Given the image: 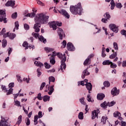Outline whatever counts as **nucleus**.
<instances>
[{
	"label": "nucleus",
	"instance_id": "obj_37",
	"mask_svg": "<svg viewBox=\"0 0 126 126\" xmlns=\"http://www.w3.org/2000/svg\"><path fill=\"white\" fill-rule=\"evenodd\" d=\"M114 117H115V118H118L119 117H121V113L119 112H116L114 113Z\"/></svg>",
	"mask_w": 126,
	"mask_h": 126
},
{
	"label": "nucleus",
	"instance_id": "obj_25",
	"mask_svg": "<svg viewBox=\"0 0 126 126\" xmlns=\"http://www.w3.org/2000/svg\"><path fill=\"white\" fill-rule=\"evenodd\" d=\"M94 26L95 27V30H94L95 32L93 33L94 35H95L98 33H100L101 31V29H98V27H97L96 25H94Z\"/></svg>",
	"mask_w": 126,
	"mask_h": 126
},
{
	"label": "nucleus",
	"instance_id": "obj_38",
	"mask_svg": "<svg viewBox=\"0 0 126 126\" xmlns=\"http://www.w3.org/2000/svg\"><path fill=\"white\" fill-rule=\"evenodd\" d=\"M7 42L6 41V40L5 39H3L2 42V46L3 48H5L6 47Z\"/></svg>",
	"mask_w": 126,
	"mask_h": 126
},
{
	"label": "nucleus",
	"instance_id": "obj_33",
	"mask_svg": "<svg viewBox=\"0 0 126 126\" xmlns=\"http://www.w3.org/2000/svg\"><path fill=\"white\" fill-rule=\"evenodd\" d=\"M55 80L56 79H55V77L53 76H50L49 77V84H51V82H55Z\"/></svg>",
	"mask_w": 126,
	"mask_h": 126
},
{
	"label": "nucleus",
	"instance_id": "obj_61",
	"mask_svg": "<svg viewBox=\"0 0 126 126\" xmlns=\"http://www.w3.org/2000/svg\"><path fill=\"white\" fill-rule=\"evenodd\" d=\"M9 88H12V87H14V83H11L8 85Z\"/></svg>",
	"mask_w": 126,
	"mask_h": 126
},
{
	"label": "nucleus",
	"instance_id": "obj_43",
	"mask_svg": "<svg viewBox=\"0 0 126 126\" xmlns=\"http://www.w3.org/2000/svg\"><path fill=\"white\" fill-rule=\"evenodd\" d=\"M12 92H13V89L10 88L7 92L6 95H10L11 94H12Z\"/></svg>",
	"mask_w": 126,
	"mask_h": 126
},
{
	"label": "nucleus",
	"instance_id": "obj_40",
	"mask_svg": "<svg viewBox=\"0 0 126 126\" xmlns=\"http://www.w3.org/2000/svg\"><path fill=\"white\" fill-rule=\"evenodd\" d=\"M113 47L114 48V49L116 50V51H118L119 50V47L118 46V43L116 42L113 43Z\"/></svg>",
	"mask_w": 126,
	"mask_h": 126
},
{
	"label": "nucleus",
	"instance_id": "obj_4",
	"mask_svg": "<svg viewBox=\"0 0 126 126\" xmlns=\"http://www.w3.org/2000/svg\"><path fill=\"white\" fill-rule=\"evenodd\" d=\"M6 16L5 10H0V22L3 21L4 23H7Z\"/></svg>",
	"mask_w": 126,
	"mask_h": 126
},
{
	"label": "nucleus",
	"instance_id": "obj_30",
	"mask_svg": "<svg viewBox=\"0 0 126 126\" xmlns=\"http://www.w3.org/2000/svg\"><path fill=\"white\" fill-rule=\"evenodd\" d=\"M50 63L51 64H55L56 63V60H55V57L50 58Z\"/></svg>",
	"mask_w": 126,
	"mask_h": 126
},
{
	"label": "nucleus",
	"instance_id": "obj_15",
	"mask_svg": "<svg viewBox=\"0 0 126 126\" xmlns=\"http://www.w3.org/2000/svg\"><path fill=\"white\" fill-rule=\"evenodd\" d=\"M5 6H11V7H12L14 5H15V1L14 0H8L5 4Z\"/></svg>",
	"mask_w": 126,
	"mask_h": 126
},
{
	"label": "nucleus",
	"instance_id": "obj_42",
	"mask_svg": "<svg viewBox=\"0 0 126 126\" xmlns=\"http://www.w3.org/2000/svg\"><path fill=\"white\" fill-rule=\"evenodd\" d=\"M115 104H116V102L115 101H111L110 103V102L107 103V105L108 107H112V106H114Z\"/></svg>",
	"mask_w": 126,
	"mask_h": 126
},
{
	"label": "nucleus",
	"instance_id": "obj_11",
	"mask_svg": "<svg viewBox=\"0 0 126 126\" xmlns=\"http://www.w3.org/2000/svg\"><path fill=\"white\" fill-rule=\"evenodd\" d=\"M100 113L99 109L94 110L92 112V119L94 120L95 118L98 119V114Z\"/></svg>",
	"mask_w": 126,
	"mask_h": 126
},
{
	"label": "nucleus",
	"instance_id": "obj_59",
	"mask_svg": "<svg viewBox=\"0 0 126 126\" xmlns=\"http://www.w3.org/2000/svg\"><path fill=\"white\" fill-rule=\"evenodd\" d=\"M5 29L3 28L2 31L0 32V35H4V33H5Z\"/></svg>",
	"mask_w": 126,
	"mask_h": 126
},
{
	"label": "nucleus",
	"instance_id": "obj_39",
	"mask_svg": "<svg viewBox=\"0 0 126 126\" xmlns=\"http://www.w3.org/2000/svg\"><path fill=\"white\" fill-rule=\"evenodd\" d=\"M78 118L79 120H83V112H81L79 113Z\"/></svg>",
	"mask_w": 126,
	"mask_h": 126
},
{
	"label": "nucleus",
	"instance_id": "obj_19",
	"mask_svg": "<svg viewBox=\"0 0 126 126\" xmlns=\"http://www.w3.org/2000/svg\"><path fill=\"white\" fill-rule=\"evenodd\" d=\"M46 88H48V90H49V92H48L49 95H52L53 92H54V86H52L50 88V85H47Z\"/></svg>",
	"mask_w": 126,
	"mask_h": 126
},
{
	"label": "nucleus",
	"instance_id": "obj_32",
	"mask_svg": "<svg viewBox=\"0 0 126 126\" xmlns=\"http://www.w3.org/2000/svg\"><path fill=\"white\" fill-rule=\"evenodd\" d=\"M34 64H35L36 66H39V67L43 66V63H41L40 62H37V61L34 62Z\"/></svg>",
	"mask_w": 126,
	"mask_h": 126
},
{
	"label": "nucleus",
	"instance_id": "obj_5",
	"mask_svg": "<svg viewBox=\"0 0 126 126\" xmlns=\"http://www.w3.org/2000/svg\"><path fill=\"white\" fill-rule=\"evenodd\" d=\"M62 25H63L62 22L53 21L49 23V26L50 28H53V30H57V26L61 27Z\"/></svg>",
	"mask_w": 126,
	"mask_h": 126
},
{
	"label": "nucleus",
	"instance_id": "obj_24",
	"mask_svg": "<svg viewBox=\"0 0 126 126\" xmlns=\"http://www.w3.org/2000/svg\"><path fill=\"white\" fill-rule=\"evenodd\" d=\"M22 122V116L20 115L18 118V121L16 123V125H18V126H19V125L21 124Z\"/></svg>",
	"mask_w": 126,
	"mask_h": 126
},
{
	"label": "nucleus",
	"instance_id": "obj_35",
	"mask_svg": "<svg viewBox=\"0 0 126 126\" xmlns=\"http://www.w3.org/2000/svg\"><path fill=\"white\" fill-rule=\"evenodd\" d=\"M44 102H47V101H50V96L48 95H45L43 96Z\"/></svg>",
	"mask_w": 126,
	"mask_h": 126
},
{
	"label": "nucleus",
	"instance_id": "obj_26",
	"mask_svg": "<svg viewBox=\"0 0 126 126\" xmlns=\"http://www.w3.org/2000/svg\"><path fill=\"white\" fill-rule=\"evenodd\" d=\"M107 119L108 118L106 116H103L102 117L101 122L102 123V125H105V124H106Z\"/></svg>",
	"mask_w": 126,
	"mask_h": 126
},
{
	"label": "nucleus",
	"instance_id": "obj_50",
	"mask_svg": "<svg viewBox=\"0 0 126 126\" xmlns=\"http://www.w3.org/2000/svg\"><path fill=\"white\" fill-rule=\"evenodd\" d=\"M110 64L111 68H116V67H117V64L113 63L112 62L110 63Z\"/></svg>",
	"mask_w": 126,
	"mask_h": 126
},
{
	"label": "nucleus",
	"instance_id": "obj_49",
	"mask_svg": "<svg viewBox=\"0 0 126 126\" xmlns=\"http://www.w3.org/2000/svg\"><path fill=\"white\" fill-rule=\"evenodd\" d=\"M45 86H46V83L43 82L40 86V90H43V89Z\"/></svg>",
	"mask_w": 126,
	"mask_h": 126
},
{
	"label": "nucleus",
	"instance_id": "obj_41",
	"mask_svg": "<svg viewBox=\"0 0 126 126\" xmlns=\"http://www.w3.org/2000/svg\"><path fill=\"white\" fill-rule=\"evenodd\" d=\"M25 123L26 126H30V119L28 118H26L25 119Z\"/></svg>",
	"mask_w": 126,
	"mask_h": 126
},
{
	"label": "nucleus",
	"instance_id": "obj_18",
	"mask_svg": "<svg viewBox=\"0 0 126 126\" xmlns=\"http://www.w3.org/2000/svg\"><path fill=\"white\" fill-rule=\"evenodd\" d=\"M105 1H106V2H110V1H111V9H112V10H113V9L115 8V6H116V4L115 3V1H114V0H105Z\"/></svg>",
	"mask_w": 126,
	"mask_h": 126
},
{
	"label": "nucleus",
	"instance_id": "obj_7",
	"mask_svg": "<svg viewBox=\"0 0 126 126\" xmlns=\"http://www.w3.org/2000/svg\"><path fill=\"white\" fill-rule=\"evenodd\" d=\"M32 35L34 38H38L39 41H41V42H42V43H44V44L47 42V40L44 37H43V36H39V33L33 32Z\"/></svg>",
	"mask_w": 126,
	"mask_h": 126
},
{
	"label": "nucleus",
	"instance_id": "obj_47",
	"mask_svg": "<svg viewBox=\"0 0 126 126\" xmlns=\"http://www.w3.org/2000/svg\"><path fill=\"white\" fill-rule=\"evenodd\" d=\"M37 3L39 4V5H41V6H45V4H44V3L42 2V1L39 0H37Z\"/></svg>",
	"mask_w": 126,
	"mask_h": 126
},
{
	"label": "nucleus",
	"instance_id": "obj_64",
	"mask_svg": "<svg viewBox=\"0 0 126 126\" xmlns=\"http://www.w3.org/2000/svg\"><path fill=\"white\" fill-rule=\"evenodd\" d=\"M122 66L123 67H126V61H123L122 63Z\"/></svg>",
	"mask_w": 126,
	"mask_h": 126
},
{
	"label": "nucleus",
	"instance_id": "obj_44",
	"mask_svg": "<svg viewBox=\"0 0 126 126\" xmlns=\"http://www.w3.org/2000/svg\"><path fill=\"white\" fill-rule=\"evenodd\" d=\"M11 17L12 18H13V19H16V18H17V12H15V13L12 14L11 15Z\"/></svg>",
	"mask_w": 126,
	"mask_h": 126
},
{
	"label": "nucleus",
	"instance_id": "obj_34",
	"mask_svg": "<svg viewBox=\"0 0 126 126\" xmlns=\"http://www.w3.org/2000/svg\"><path fill=\"white\" fill-rule=\"evenodd\" d=\"M117 56H118V54H117V52H115V53L111 54L109 56V58H110V59H111V60H113V59H115V58H116V57H117Z\"/></svg>",
	"mask_w": 126,
	"mask_h": 126
},
{
	"label": "nucleus",
	"instance_id": "obj_60",
	"mask_svg": "<svg viewBox=\"0 0 126 126\" xmlns=\"http://www.w3.org/2000/svg\"><path fill=\"white\" fill-rule=\"evenodd\" d=\"M1 89L3 90V91H4V92H6L7 91V90H6V88L5 86H2Z\"/></svg>",
	"mask_w": 126,
	"mask_h": 126
},
{
	"label": "nucleus",
	"instance_id": "obj_14",
	"mask_svg": "<svg viewBox=\"0 0 126 126\" xmlns=\"http://www.w3.org/2000/svg\"><path fill=\"white\" fill-rule=\"evenodd\" d=\"M28 11H25V12L24 13V15L25 16V17H31V18H33L36 15V14L34 12H32L31 13H28Z\"/></svg>",
	"mask_w": 126,
	"mask_h": 126
},
{
	"label": "nucleus",
	"instance_id": "obj_2",
	"mask_svg": "<svg viewBox=\"0 0 126 126\" xmlns=\"http://www.w3.org/2000/svg\"><path fill=\"white\" fill-rule=\"evenodd\" d=\"M58 56V57L61 60V70H62V72H63V69H65L66 67V65L65 64V61H66V57H65V54L60 53H56V52H53L52 53V56H51V58H55L56 56Z\"/></svg>",
	"mask_w": 126,
	"mask_h": 126
},
{
	"label": "nucleus",
	"instance_id": "obj_1",
	"mask_svg": "<svg viewBox=\"0 0 126 126\" xmlns=\"http://www.w3.org/2000/svg\"><path fill=\"white\" fill-rule=\"evenodd\" d=\"M49 16H46L43 13L37 14L34 18L35 24L34 25L33 29L35 32L38 33L40 32V27L41 24H46L48 23Z\"/></svg>",
	"mask_w": 126,
	"mask_h": 126
},
{
	"label": "nucleus",
	"instance_id": "obj_36",
	"mask_svg": "<svg viewBox=\"0 0 126 126\" xmlns=\"http://www.w3.org/2000/svg\"><path fill=\"white\" fill-rule=\"evenodd\" d=\"M103 85L105 86V87H109L110 85H111V84H110L109 81H106L103 83Z\"/></svg>",
	"mask_w": 126,
	"mask_h": 126
},
{
	"label": "nucleus",
	"instance_id": "obj_63",
	"mask_svg": "<svg viewBox=\"0 0 126 126\" xmlns=\"http://www.w3.org/2000/svg\"><path fill=\"white\" fill-rule=\"evenodd\" d=\"M121 34L122 35H125L126 37V31L125 30H122L121 31Z\"/></svg>",
	"mask_w": 126,
	"mask_h": 126
},
{
	"label": "nucleus",
	"instance_id": "obj_29",
	"mask_svg": "<svg viewBox=\"0 0 126 126\" xmlns=\"http://www.w3.org/2000/svg\"><path fill=\"white\" fill-rule=\"evenodd\" d=\"M23 46L25 47V50H27L28 48H30V49H31V46L28 45V43L27 42H24L23 44Z\"/></svg>",
	"mask_w": 126,
	"mask_h": 126
},
{
	"label": "nucleus",
	"instance_id": "obj_54",
	"mask_svg": "<svg viewBox=\"0 0 126 126\" xmlns=\"http://www.w3.org/2000/svg\"><path fill=\"white\" fill-rule=\"evenodd\" d=\"M45 50L46 52H53V49L49 47H45Z\"/></svg>",
	"mask_w": 126,
	"mask_h": 126
},
{
	"label": "nucleus",
	"instance_id": "obj_48",
	"mask_svg": "<svg viewBox=\"0 0 126 126\" xmlns=\"http://www.w3.org/2000/svg\"><path fill=\"white\" fill-rule=\"evenodd\" d=\"M116 6L117 8H122L123 7V5H122V3H117Z\"/></svg>",
	"mask_w": 126,
	"mask_h": 126
},
{
	"label": "nucleus",
	"instance_id": "obj_57",
	"mask_svg": "<svg viewBox=\"0 0 126 126\" xmlns=\"http://www.w3.org/2000/svg\"><path fill=\"white\" fill-rule=\"evenodd\" d=\"M24 27L25 30H28L30 28L29 25H28L27 24H25L24 25Z\"/></svg>",
	"mask_w": 126,
	"mask_h": 126
},
{
	"label": "nucleus",
	"instance_id": "obj_62",
	"mask_svg": "<svg viewBox=\"0 0 126 126\" xmlns=\"http://www.w3.org/2000/svg\"><path fill=\"white\" fill-rule=\"evenodd\" d=\"M23 81H26L27 82V83H29V82L30 81L29 79H28L27 78H24Z\"/></svg>",
	"mask_w": 126,
	"mask_h": 126
},
{
	"label": "nucleus",
	"instance_id": "obj_8",
	"mask_svg": "<svg viewBox=\"0 0 126 126\" xmlns=\"http://www.w3.org/2000/svg\"><path fill=\"white\" fill-rule=\"evenodd\" d=\"M3 37L4 38H6V37H8L9 39H11V40H13L15 38V37H16V34H15V33L8 32L3 35Z\"/></svg>",
	"mask_w": 126,
	"mask_h": 126
},
{
	"label": "nucleus",
	"instance_id": "obj_56",
	"mask_svg": "<svg viewBox=\"0 0 126 126\" xmlns=\"http://www.w3.org/2000/svg\"><path fill=\"white\" fill-rule=\"evenodd\" d=\"M90 95V94H89L87 95V100L88 102H92V100H91V96Z\"/></svg>",
	"mask_w": 126,
	"mask_h": 126
},
{
	"label": "nucleus",
	"instance_id": "obj_20",
	"mask_svg": "<svg viewBox=\"0 0 126 126\" xmlns=\"http://www.w3.org/2000/svg\"><path fill=\"white\" fill-rule=\"evenodd\" d=\"M88 67H87L86 69H85L83 72V75H82V78L83 79L85 78V77L87 76V75H89L90 74V73L88 72Z\"/></svg>",
	"mask_w": 126,
	"mask_h": 126
},
{
	"label": "nucleus",
	"instance_id": "obj_17",
	"mask_svg": "<svg viewBox=\"0 0 126 126\" xmlns=\"http://www.w3.org/2000/svg\"><path fill=\"white\" fill-rule=\"evenodd\" d=\"M111 94L113 96H117L120 94V91L117 89V88H113L111 91Z\"/></svg>",
	"mask_w": 126,
	"mask_h": 126
},
{
	"label": "nucleus",
	"instance_id": "obj_3",
	"mask_svg": "<svg viewBox=\"0 0 126 126\" xmlns=\"http://www.w3.org/2000/svg\"><path fill=\"white\" fill-rule=\"evenodd\" d=\"M70 11L72 14H79L81 15L82 13V7L81 6V3H78L77 5L75 6H70Z\"/></svg>",
	"mask_w": 126,
	"mask_h": 126
},
{
	"label": "nucleus",
	"instance_id": "obj_27",
	"mask_svg": "<svg viewBox=\"0 0 126 126\" xmlns=\"http://www.w3.org/2000/svg\"><path fill=\"white\" fill-rule=\"evenodd\" d=\"M19 27V24L18 23V21H16L15 22V28L13 30V32H15V29L16 30H18Z\"/></svg>",
	"mask_w": 126,
	"mask_h": 126
},
{
	"label": "nucleus",
	"instance_id": "obj_28",
	"mask_svg": "<svg viewBox=\"0 0 126 126\" xmlns=\"http://www.w3.org/2000/svg\"><path fill=\"white\" fill-rule=\"evenodd\" d=\"M100 106L101 108H103L104 109H107V107H108V103H107L106 101H104L103 103L100 104Z\"/></svg>",
	"mask_w": 126,
	"mask_h": 126
},
{
	"label": "nucleus",
	"instance_id": "obj_9",
	"mask_svg": "<svg viewBox=\"0 0 126 126\" xmlns=\"http://www.w3.org/2000/svg\"><path fill=\"white\" fill-rule=\"evenodd\" d=\"M118 26L116 25L115 24H110L109 25V28L110 30H112L113 32H114V33H118L119 30L118 29Z\"/></svg>",
	"mask_w": 126,
	"mask_h": 126
},
{
	"label": "nucleus",
	"instance_id": "obj_52",
	"mask_svg": "<svg viewBox=\"0 0 126 126\" xmlns=\"http://www.w3.org/2000/svg\"><path fill=\"white\" fill-rule=\"evenodd\" d=\"M44 66H45V68L49 69V68H50L51 67V65L47 63H44Z\"/></svg>",
	"mask_w": 126,
	"mask_h": 126
},
{
	"label": "nucleus",
	"instance_id": "obj_12",
	"mask_svg": "<svg viewBox=\"0 0 126 126\" xmlns=\"http://www.w3.org/2000/svg\"><path fill=\"white\" fill-rule=\"evenodd\" d=\"M58 35L60 37V39L61 40H63V37H65V35L64 34V33L63 32V29H61V28H58Z\"/></svg>",
	"mask_w": 126,
	"mask_h": 126
},
{
	"label": "nucleus",
	"instance_id": "obj_6",
	"mask_svg": "<svg viewBox=\"0 0 126 126\" xmlns=\"http://www.w3.org/2000/svg\"><path fill=\"white\" fill-rule=\"evenodd\" d=\"M8 118H2L0 122V126H10L9 124H8Z\"/></svg>",
	"mask_w": 126,
	"mask_h": 126
},
{
	"label": "nucleus",
	"instance_id": "obj_58",
	"mask_svg": "<svg viewBox=\"0 0 126 126\" xmlns=\"http://www.w3.org/2000/svg\"><path fill=\"white\" fill-rule=\"evenodd\" d=\"M62 44L63 46H62V48H65L66 46V41L65 40H63Z\"/></svg>",
	"mask_w": 126,
	"mask_h": 126
},
{
	"label": "nucleus",
	"instance_id": "obj_45",
	"mask_svg": "<svg viewBox=\"0 0 126 126\" xmlns=\"http://www.w3.org/2000/svg\"><path fill=\"white\" fill-rule=\"evenodd\" d=\"M104 17L106 19H110L111 18V16L110 15V14L106 13V14H104Z\"/></svg>",
	"mask_w": 126,
	"mask_h": 126
},
{
	"label": "nucleus",
	"instance_id": "obj_53",
	"mask_svg": "<svg viewBox=\"0 0 126 126\" xmlns=\"http://www.w3.org/2000/svg\"><path fill=\"white\" fill-rule=\"evenodd\" d=\"M17 79L18 82L21 83L23 81L22 79H21V77H20L19 75L17 76Z\"/></svg>",
	"mask_w": 126,
	"mask_h": 126
},
{
	"label": "nucleus",
	"instance_id": "obj_51",
	"mask_svg": "<svg viewBox=\"0 0 126 126\" xmlns=\"http://www.w3.org/2000/svg\"><path fill=\"white\" fill-rule=\"evenodd\" d=\"M36 71L37 72L38 77H40V76H41V75L42 74V72H41V71H40V69L38 68Z\"/></svg>",
	"mask_w": 126,
	"mask_h": 126
},
{
	"label": "nucleus",
	"instance_id": "obj_16",
	"mask_svg": "<svg viewBox=\"0 0 126 126\" xmlns=\"http://www.w3.org/2000/svg\"><path fill=\"white\" fill-rule=\"evenodd\" d=\"M67 49L68 51H72L75 50V48L70 42H69L67 44Z\"/></svg>",
	"mask_w": 126,
	"mask_h": 126
},
{
	"label": "nucleus",
	"instance_id": "obj_13",
	"mask_svg": "<svg viewBox=\"0 0 126 126\" xmlns=\"http://www.w3.org/2000/svg\"><path fill=\"white\" fill-rule=\"evenodd\" d=\"M43 116L42 115V112L39 111L38 113V115H36L34 116V125H36L38 124V119H41Z\"/></svg>",
	"mask_w": 126,
	"mask_h": 126
},
{
	"label": "nucleus",
	"instance_id": "obj_21",
	"mask_svg": "<svg viewBox=\"0 0 126 126\" xmlns=\"http://www.w3.org/2000/svg\"><path fill=\"white\" fill-rule=\"evenodd\" d=\"M105 98V94H98L97 95V99L98 100H99V101H101V100H103Z\"/></svg>",
	"mask_w": 126,
	"mask_h": 126
},
{
	"label": "nucleus",
	"instance_id": "obj_23",
	"mask_svg": "<svg viewBox=\"0 0 126 126\" xmlns=\"http://www.w3.org/2000/svg\"><path fill=\"white\" fill-rule=\"evenodd\" d=\"M91 63V60L87 58V59L85 60V61L84 62V64L85 65H89Z\"/></svg>",
	"mask_w": 126,
	"mask_h": 126
},
{
	"label": "nucleus",
	"instance_id": "obj_31",
	"mask_svg": "<svg viewBox=\"0 0 126 126\" xmlns=\"http://www.w3.org/2000/svg\"><path fill=\"white\" fill-rule=\"evenodd\" d=\"M111 63H112V62L109 60L104 61L102 63V64H103V65H109V64H111Z\"/></svg>",
	"mask_w": 126,
	"mask_h": 126
},
{
	"label": "nucleus",
	"instance_id": "obj_46",
	"mask_svg": "<svg viewBox=\"0 0 126 126\" xmlns=\"http://www.w3.org/2000/svg\"><path fill=\"white\" fill-rule=\"evenodd\" d=\"M80 103L82 104V105H86L85 102H84V97H82L79 99Z\"/></svg>",
	"mask_w": 126,
	"mask_h": 126
},
{
	"label": "nucleus",
	"instance_id": "obj_22",
	"mask_svg": "<svg viewBox=\"0 0 126 126\" xmlns=\"http://www.w3.org/2000/svg\"><path fill=\"white\" fill-rule=\"evenodd\" d=\"M86 86V88L89 91V93H90L91 90H92V84H91V83H86L85 84Z\"/></svg>",
	"mask_w": 126,
	"mask_h": 126
},
{
	"label": "nucleus",
	"instance_id": "obj_10",
	"mask_svg": "<svg viewBox=\"0 0 126 126\" xmlns=\"http://www.w3.org/2000/svg\"><path fill=\"white\" fill-rule=\"evenodd\" d=\"M59 12L60 13V14H62V15H63L65 18H69L70 16L69 14L67 13V12L64 10V9H61V10H58Z\"/></svg>",
	"mask_w": 126,
	"mask_h": 126
},
{
	"label": "nucleus",
	"instance_id": "obj_55",
	"mask_svg": "<svg viewBox=\"0 0 126 126\" xmlns=\"http://www.w3.org/2000/svg\"><path fill=\"white\" fill-rule=\"evenodd\" d=\"M15 104L16 106H17L18 107H21V106L20 105V102L18 100H16L15 101Z\"/></svg>",
	"mask_w": 126,
	"mask_h": 126
}]
</instances>
